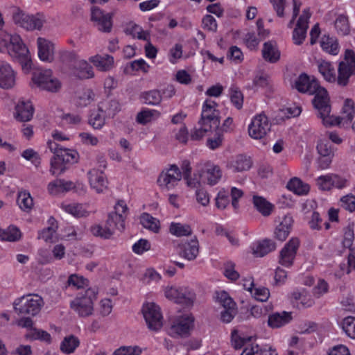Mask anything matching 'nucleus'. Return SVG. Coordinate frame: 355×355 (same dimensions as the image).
Segmentation results:
<instances>
[{
  "mask_svg": "<svg viewBox=\"0 0 355 355\" xmlns=\"http://www.w3.org/2000/svg\"><path fill=\"white\" fill-rule=\"evenodd\" d=\"M95 94L89 89L84 90L78 98L77 104L80 107L89 105L94 100Z\"/></svg>",
  "mask_w": 355,
  "mask_h": 355,
  "instance_id": "obj_52",
  "label": "nucleus"
},
{
  "mask_svg": "<svg viewBox=\"0 0 355 355\" xmlns=\"http://www.w3.org/2000/svg\"><path fill=\"white\" fill-rule=\"evenodd\" d=\"M12 17L14 23L19 26L27 30H40L47 20L43 13H37L30 15L24 12L18 8H15L12 12Z\"/></svg>",
  "mask_w": 355,
  "mask_h": 355,
  "instance_id": "obj_5",
  "label": "nucleus"
},
{
  "mask_svg": "<svg viewBox=\"0 0 355 355\" xmlns=\"http://www.w3.org/2000/svg\"><path fill=\"white\" fill-rule=\"evenodd\" d=\"M254 282L250 283V287L248 291L250 292L252 296L257 300L260 302H266L270 297L269 290L265 287L254 288Z\"/></svg>",
  "mask_w": 355,
  "mask_h": 355,
  "instance_id": "obj_42",
  "label": "nucleus"
},
{
  "mask_svg": "<svg viewBox=\"0 0 355 355\" xmlns=\"http://www.w3.org/2000/svg\"><path fill=\"white\" fill-rule=\"evenodd\" d=\"M96 288H89L79 293L70 303V307L80 316L88 317L94 311V303L97 299Z\"/></svg>",
  "mask_w": 355,
  "mask_h": 355,
  "instance_id": "obj_3",
  "label": "nucleus"
},
{
  "mask_svg": "<svg viewBox=\"0 0 355 355\" xmlns=\"http://www.w3.org/2000/svg\"><path fill=\"white\" fill-rule=\"evenodd\" d=\"M261 51L263 59L267 62L275 63L280 59V51L274 41L266 42Z\"/></svg>",
  "mask_w": 355,
  "mask_h": 355,
  "instance_id": "obj_27",
  "label": "nucleus"
},
{
  "mask_svg": "<svg viewBox=\"0 0 355 355\" xmlns=\"http://www.w3.org/2000/svg\"><path fill=\"white\" fill-rule=\"evenodd\" d=\"M17 202L24 211H29L33 206V200L30 193L26 191L19 192Z\"/></svg>",
  "mask_w": 355,
  "mask_h": 355,
  "instance_id": "obj_40",
  "label": "nucleus"
},
{
  "mask_svg": "<svg viewBox=\"0 0 355 355\" xmlns=\"http://www.w3.org/2000/svg\"><path fill=\"white\" fill-rule=\"evenodd\" d=\"M170 232L177 236H183L191 235L192 230L189 225L172 223L170 225Z\"/></svg>",
  "mask_w": 355,
  "mask_h": 355,
  "instance_id": "obj_47",
  "label": "nucleus"
},
{
  "mask_svg": "<svg viewBox=\"0 0 355 355\" xmlns=\"http://www.w3.org/2000/svg\"><path fill=\"white\" fill-rule=\"evenodd\" d=\"M64 211L76 218L86 217L89 215V211L81 204H69L63 205Z\"/></svg>",
  "mask_w": 355,
  "mask_h": 355,
  "instance_id": "obj_44",
  "label": "nucleus"
},
{
  "mask_svg": "<svg viewBox=\"0 0 355 355\" xmlns=\"http://www.w3.org/2000/svg\"><path fill=\"white\" fill-rule=\"evenodd\" d=\"M246 351L247 355H277L275 350H272L270 348L267 349L266 348H261L258 345H251V352Z\"/></svg>",
  "mask_w": 355,
  "mask_h": 355,
  "instance_id": "obj_63",
  "label": "nucleus"
},
{
  "mask_svg": "<svg viewBox=\"0 0 355 355\" xmlns=\"http://www.w3.org/2000/svg\"><path fill=\"white\" fill-rule=\"evenodd\" d=\"M47 145L51 152L54 154L50 161V172L52 175H61L67 170V164L78 162V153L77 151L62 148L58 144L52 141H49Z\"/></svg>",
  "mask_w": 355,
  "mask_h": 355,
  "instance_id": "obj_2",
  "label": "nucleus"
},
{
  "mask_svg": "<svg viewBox=\"0 0 355 355\" xmlns=\"http://www.w3.org/2000/svg\"><path fill=\"white\" fill-rule=\"evenodd\" d=\"M299 246V239L292 238L280 251L279 263L285 267L291 266Z\"/></svg>",
  "mask_w": 355,
  "mask_h": 355,
  "instance_id": "obj_16",
  "label": "nucleus"
},
{
  "mask_svg": "<svg viewBox=\"0 0 355 355\" xmlns=\"http://www.w3.org/2000/svg\"><path fill=\"white\" fill-rule=\"evenodd\" d=\"M98 110L105 116L112 118L120 111V105L115 99L107 98L98 104Z\"/></svg>",
  "mask_w": 355,
  "mask_h": 355,
  "instance_id": "obj_28",
  "label": "nucleus"
},
{
  "mask_svg": "<svg viewBox=\"0 0 355 355\" xmlns=\"http://www.w3.org/2000/svg\"><path fill=\"white\" fill-rule=\"evenodd\" d=\"M291 216H286L275 230V236L277 239L284 241L288 237L293 225Z\"/></svg>",
  "mask_w": 355,
  "mask_h": 355,
  "instance_id": "obj_32",
  "label": "nucleus"
},
{
  "mask_svg": "<svg viewBox=\"0 0 355 355\" xmlns=\"http://www.w3.org/2000/svg\"><path fill=\"white\" fill-rule=\"evenodd\" d=\"M252 166L251 157L243 154L237 155L227 165L234 172L248 171Z\"/></svg>",
  "mask_w": 355,
  "mask_h": 355,
  "instance_id": "obj_25",
  "label": "nucleus"
},
{
  "mask_svg": "<svg viewBox=\"0 0 355 355\" xmlns=\"http://www.w3.org/2000/svg\"><path fill=\"white\" fill-rule=\"evenodd\" d=\"M34 107L31 102L20 99L15 105L14 116L20 122L29 121L33 116Z\"/></svg>",
  "mask_w": 355,
  "mask_h": 355,
  "instance_id": "obj_20",
  "label": "nucleus"
},
{
  "mask_svg": "<svg viewBox=\"0 0 355 355\" xmlns=\"http://www.w3.org/2000/svg\"><path fill=\"white\" fill-rule=\"evenodd\" d=\"M275 243L270 239H266L259 242L256 248L253 250V254L256 257H262L275 250Z\"/></svg>",
  "mask_w": 355,
  "mask_h": 355,
  "instance_id": "obj_35",
  "label": "nucleus"
},
{
  "mask_svg": "<svg viewBox=\"0 0 355 355\" xmlns=\"http://www.w3.org/2000/svg\"><path fill=\"white\" fill-rule=\"evenodd\" d=\"M148 328L157 331L163 326V317L159 306L153 302L144 304L141 309Z\"/></svg>",
  "mask_w": 355,
  "mask_h": 355,
  "instance_id": "obj_10",
  "label": "nucleus"
},
{
  "mask_svg": "<svg viewBox=\"0 0 355 355\" xmlns=\"http://www.w3.org/2000/svg\"><path fill=\"white\" fill-rule=\"evenodd\" d=\"M6 51L22 69L28 71L31 68V58L28 49L19 35L0 32V51Z\"/></svg>",
  "mask_w": 355,
  "mask_h": 355,
  "instance_id": "obj_1",
  "label": "nucleus"
},
{
  "mask_svg": "<svg viewBox=\"0 0 355 355\" xmlns=\"http://www.w3.org/2000/svg\"><path fill=\"white\" fill-rule=\"evenodd\" d=\"M44 306L43 298L37 294L24 295L14 302V309L19 315L35 316Z\"/></svg>",
  "mask_w": 355,
  "mask_h": 355,
  "instance_id": "obj_4",
  "label": "nucleus"
},
{
  "mask_svg": "<svg viewBox=\"0 0 355 355\" xmlns=\"http://www.w3.org/2000/svg\"><path fill=\"white\" fill-rule=\"evenodd\" d=\"M287 188L297 195H305L309 191V185L304 183L297 178H292L287 184Z\"/></svg>",
  "mask_w": 355,
  "mask_h": 355,
  "instance_id": "obj_37",
  "label": "nucleus"
},
{
  "mask_svg": "<svg viewBox=\"0 0 355 355\" xmlns=\"http://www.w3.org/2000/svg\"><path fill=\"white\" fill-rule=\"evenodd\" d=\"M334 26L339 35H347L350 32L348 17L345 15H340L337 17Z\"/></svg>",
  "mask_w": 355,
  "mask_h": 355,
  "instance_id": "obj_43",
  "label": "nucleus"
},
{
  "mask_svg": "<svg viewBox=\"0 0 355 355\" xmlns=\"http://www.w3.org/2000/svg\"><path fill=\"white\" fill-rule=\"evenodd\" d=\"M140 223L144 227L154 232H157L159 228V220L148 213H144L140 216Z\"/></svg>",
  "mask_w": 355,
  "mask_h": 355,
  "instance_id": "obj_46",
  "label": "nucleus"
},
{
  "mask_svg": "<svg viewBox=\"0 0 355 355\" xmlns=\"http://www.w3.org/2000/svg\"><path fill=\"white\" fill-rule=\"evenodd\" d=\"M89 184L97 193H103L108 186V181L103 171L92 168L87 173Z\"/></svg>",
  "mask_w": 355,
  "mask_h": 355,
  "instance_id": "obj_19",
  "label": "nucleus"
},
{
  "mask_svg": "<svg viewBox=\"0 0 355 355\" xmlns=\"http://www.w3.org/2000/svg\"><path fill=\"white\" fill-rule=\"evenodd\" d=\"M252 202L256 209L263 216H268L271 214L273 205L263 197L254 195Z\"/></svg>",
  "mask_w": 355,
  "mask_h": 355,
  "instance_id": "obj_34",
  "label": "nucleus"
},
{
  "mask_svg": "<svg viewBox=\"0 0 355 355\" xmlns=\"http://www.w3.org/2000/svg\"><path fill=\"white\" fill-rule=\"evenodd\" d=\"M341 207L345 209L353 212L355 211V196L349 194L340 199Z\"/></svg>",
  "mask_w": 355,
  "mask_h": 355,
  "instance_id": "obj_60",
  "label": "nucleus"
},
{
  "mask_svg": "<svg viewBox=\"0 0 355 355\" xmlns=\"http://www.w3.org/2000/svg\"><path fill=\"white\" fill-rule=\"evenodd\" d=\"M182 172L175 164L171 165L159 174L157 183L162 189L171 190L181 180Z\"/></svg>",
  "mask_w": 355,
  "mask_h": 355,
  "instance_id": "obj_11",
  "label": "nucleus"
},
{
  "mask_svg": "<svg viewBox=\"0 0 355 355\" xmlns=\"http://www.w3.org/2000/svg\"><path fill=\"white\" fill-rule=\"evenodd\" d=\"M21 156L25 159L31 161L35 166L40 164V157L39 154L32 148H28L23 151Z\"/></svg>",
  "mask_w": 355,
  "mask_h": 355,
  "instance_id": "obj_61",
  "label": "nucleus"
},
{
  "mask_svg": "<svg viewBox=\"0 0 355 355\" xmlns=\"http://www.w3.org/2000/svg\"><path fill=\"white\" fill-rule=\"evenodd\" d=\"M150 249V244L148 240L141 239L132 245V250L137 254H141Z\"/></svg>",
  "mask_w": 355,
  "mask_h": 355,
  "instance_id": "obj_59",
  "label": "nucleus"
},
{
  "mask_svg": "<svg viewBox=\"0 0 355 355\" xmlns=\"http://www.w3.org/2000/svg\"><path fill=\"white\" fill-rule=\"evenodd\" d=\"M80 341L78 338L73 335L65 337L60 344V350L66 354L73 353L79 346Z\"/></svg>",
  "mask_w": 355,
  "mask_h": 355,
  "instance_id": "obj_38",
  "label": "nucleus"
},
{
  "mask_svg": "<svg viewBox=\"0 0 355 355\" xmlns=\"http://www.w3.org/2000/svg\"><path fill=\"white\" fill-rule=\"evenodd\" d=\"M91 19L95 22L98 29L102 32L110 33L112 28V15L104 13L101 9L93 6L91 10Z\"/></svg>",
  "mask_w": 355,
  "mask_h": 355,
  "instance_id": "obj_18",
  "label": "nucleus"
},
{
  "mask_svg": "<svg viewBox=\"0 0 355 355\" xmlns=\"http://www.w3.org/2000/svg\"><path fill=\"white\" fill-rule=\"evenodd\" d=\"M75 188L74 183L62 179H56L48 184V191L52 195L67 192Z\"/></svg>",
  "mask_w": 355,
  "mask_h": 355,
  "instance_id": "obj_29",
  "label": "nucleus"
},
{
  "mask_svg": "<svg viewBox=\"0 0 355 355\" xmlns=\"http://www.w3.org/2000/svg\"><path fill=\"white\" fill-rule=\"evenodd\" d=\"M291 312H276L268 315V324L272 329L280 328L292 320Z\"/></svg>",
  "mask_w": 355,
  "mask_h": 355,
  "instance_id": "obj_26",
  "label": "nucleus"
},
{
  "mask_svg": "<svg viewBox=\"0 0 355 355\" xmlns=\"http://www.w3.org/2000/svg\"><path fill=\"white\" fill-rule=\"evenodd\" d=\"M313 99L314 107L318 110L320 117H324L331 112L330 99L327 91L320 86L314 92Z\"/></svg>",
  "mask_w": 355,
  "mask_h": 355,
  "instance_id": "obj_15",
  "label": "nucleus"
},
{
  "mask_svg": "<svg viewBox=\"0 0 355 355\" xmlns=\"http://www.w3.org/2000/svg\"><path fill=\"white\" fill-rule=\"evenodd\" d=\"M343 112L346 114L345 118L347 121H352L354 117L355 114V108H354V103L350 98H347L345 101V103L343 107Z\"/></svg>",
  "mask_w": 355,
  "mask_h": 355,
  "instance_id": "obj_57",
  "label": "nucleus"
},
{
  "mask_svg": "<svg viewBox=\"0 0 355 355\" xmlns=\"http://www.w3.org/2000/svg\"><path fill=\"white\" fill-rule=\"evenodd\" d=\"M342 328L348 337L355 339V317L345 318L342 322Z\"/></svg>",
  "mask_w": 355,
  "mask_h": 355,
  "instance_id": "obj_51",
  "label": "nucleus"
},
{
  "mask_svg": "<svg viewBox=\"0 0 355 355\" xmlns=\"http://www.w3.org/2000/svg\"><path fill=\"white\" fill-rule=\"evenodd\" d=\"M73 67L74 75L80 79L91 78L94 76L92 67L85 60H79Z\"/></svg>",
  "mask_w": 355,
  "mask_h": 355,
  "instance_id": "obj_30",
  "label": "nucleus"
},
{
  "mask_svg": "<svg viewBox=\"0 0 355 355\" xmlns=\"http://www.w3.org/2000/svg\"><path fill=\"white\" fill-rule=\"evenodd\" d=\"M355 74V54L352 50L347 49L344 60L339 63L336 82L340 87L348 85L349 78Z\"/></svg>",
  "mask_w": 355,
  "mask_h": 355,
  "instance_id": "obj_6",
  "label": "nucleus"
},
{
  "mask_svg": "<svg viewBox=\"0 0 355 355\" xmlns=\"http://www.w3.org/2000/svg\"><path fill=\"white\" fill-rule=\"evenodd\" d=\"M317 150L320 156L334 157V151L329 141H320L317 146Z\"/></svg>",
  "mask_w": 355,
  "mask_h": 355,
  "instance_id": "obj_55",
  "label": "nucleus"
},
{
  "mask_svg": "<svg viewBox=\"0 0 355 355\" xmlns=\"http://www.w3.org/2000/svg\"><path fill=\"white\" fill-rule=\"evenodd\" d=\"M217 301L224 310L220 313V319L224 322H230L237 313L236 304L225 291L216 293Z\"/></svg>",
  "mask_w": 355,
  "mask_h": 355,
  "instance_id": "obj_13",
  "label": "nucleus"
},
{
  "mask_svg": "<svg viewBox=\"0 0 355 355\" xmlns=\"http://www.w3.org/2000/svg\"><path fill=\"white\" fill-rule=\"evenodd\" d=\"M230 99L232 103L236 106L237 109H241L243 106V96L241 92L236 87H232L230 88Z\"/></svg>",
  "mask_w": 355,
  "mask_h": 355,
  "instance_id": "obj_53",
  "label": "nucleus"
},
{
  "mask_svg": "<svg viewBox=\"0 0 355 355\" xmlns=\"http://www.w3.org/2000/svg\"><path fill=\"white\" fill-rule=\"evenodd\" d=\"M141 353V349L135 347H121L116 349L113 355H139Z\"/></svg>",
  "mask_w": 355,
  "mask_h": 355,
  "instance_id": "obj_62",
  "label": "nucleus"
},
{
  "mask_svg": "<svg viewBox=\"0 0 355 355\" xmlns=\"http://www.w3.org/2000/svg\"><path fill=\"white\" fill-rule=\"evenodd\" d=\"M51 226L44 229L40 234L39 239H42L46 242H54V237L58 225L54 218L49 220Z\"/></svg>",
  "mask_w": 355,
  "mask_h": 355,
  "instance_id": "obj_49",
  "label": "nucleus"
},
{
  "mask_svg": "<svg viewBox=\"0 0 355 355\" xmlns=\"http://www.w3.org/2000/svg\"><path fill=\"white\" fill-rule=\"evenodd\" d=\"M88 280L81 276L71 275L67 280L68 286H73L77 289L83 288L87 286Z\"/></svg>",
  "mask_w": 355,
  "mask_h": 355,
  "instance_id": "obj_56",
  "label": "nucleus"
},
{
  "mask_svg": "<svg viewBox=\"0 0 355 355\" xmlns=\"http://www.w3.org/2000/svg\"><path fill=\"white\" fill-rule=\"evenodd\" d=\"M178 248L180 256L188 261L195 259L199 252V244L196 237L189 242L180 243Z\"/></svg>",
  "mask_w": 355,
  "mask_h": 355,
  "instance_id": "obj_23",
  "label": "nucleus"
},
{
  "mask_svg": "<svg viewBox=\"0 0 355 355\" xmlns=\"http://www.w3.org/2000/svg\"><path fill=\"white\" fill-rule=\"evenodd\" d=\"M204 173L206 175L207 183L210 185L216 184L222 176L219 166L210 164H207Z\"/></svg>",
  "mask_w": 355,
  "mask_h": 355,
  "instance_id": "obj_36",
  "label": "nucleus"
},
{
  "mask_svg": "<svg viewBox=\"0 0 355 355\" xmlns=\"http://www.w3.org/2000/svg\"><path fill=\"white\" fill-rule=\"evenodd\" d=\"M15 72L6 62L0 60V87L12 88L15 85Z\"/></svg>",
  "mask_w": 355,
  "mask_h": 355,
  "instance_id": "obj_21",
  "label": "nucleus"
},
{
  "mask_svg": "<svg viewBox=\"0 0 355 355\" xmlns=\"http://www.w3.org/2000/svg\"><path fill=\"white\" fill-rule=\"evenodd\" d=\"M51 75L52 74L51 70H45L44 71L35 73L33 75L32 80L33 83L38 87L44 89V86H46V84L51 78Z\"/></svg>",
  "mask_w": 355,
  "mask_h": 355,
  "instance_id": "obj_48",
  "label": "nucleus"
},
{
  "mask_svg": "<svg viewBox=\"0 0 355 355\" xmlns=\"http://www.w3.org/2000/svg\"><path fill=\"white\" fill-rule=\"evenodd\" d=\"M320 46L326 52L336 55L338 53V44L336 40L329 35H323L320 40Z\"/></svg>",
  "mask_w": 355,
  "mask_h": 355,
  "instance_id": "obj_41",
  "label": "nucleus"
},
{
  "mask_svg": "<svg viewBox=\"0 0 355 355\" xmlns=\"http://www.w3.org/2000/svg\"><path fill=\"white\" fill-rule=\"evenodd\" d=\"M141 96L146 104L150 105H157L162 100V96L157 89L145 92L141 94Z\"/></svg>",
  "mask_w": 355,
  "mask_h": 355,
  "instance_id": "obj_45",
  "label": "nucleus"
},
{
  "mask_svg": "<svg viewBox=\"0 0 355 355\" xmlns=\"http://www.w3.org/2000/svg\"><path fill=\"white\" fill-rule=\"evenodd\" d=\"M311 15L309 8H306L303 10L302 15L297 20L296 27L293 33V40L297 45L302 44L306 37L308 23Z\"/></svg>",
  "mask_w": 355,
  "mask_h": 355,
  "instance_id": "obj_17",
  "label": "nucleus"
},
{
  "mask_svg": "<svg viewBox=\"0 0 355 355\" xmlns=\"http://www.w3.org/2000/svg\"><path fill=\"white\" fill-rule=\"evenodd\" d=\"M128 208L124 200H119L114 206V211L110 213L106 221L114 232L115 230L123 232L125 230V220L128 216Z\"/></svg>",
  "mask_w": 355,
  "mask_h": 355,
  "instance_id": "obj_9",
  "label": "nucleus"
},
{
  "mask_svg": "<svg viewBox=\"0 0 355 355\" xmlns=\"http://www.w3.org/2000/svg\"><path fill=\"white\" fill-rule=\"evenodd\" d=\"M155 114L157 116L159 115V113L156 110H142L137 114V119H136L137 121L140 124L145 125L152 120L153 116Z\"/></svg>",
  "mask_w": 355,
  "mask_h": 355,
  "instance_id": "obj_54",
  "label": "nucleus"
},
{
  "mask_svg": "<svg viewBox=\"0 0 355 355\" xmlns=\"http://www.w3.org/2000/svg\"><path fill=\"white\" fill-rule=\"evenodd\" d=\"M38 56L42 61L51 62L54 59V44L45 38L37 40Z\"/></svg>",
  "mask_w": 355,
  "mask_h": 355,
  "instance_id": "obj_24",
  "label": "nucleus"
},
{
  "mask_svg": "<svg viewBox=\"0 0 355 355\" xmlns=\"http://www.w3.org/2000/svg\"><path fill=\"white\" fill-rule=\"evenodd\" d=\"M217 103L214 101L207 100L202 110L199 125H205L207 128L218 130L220 124L219 111L216 109Z\"/></svg>",
  "mask_w": 355,
  "mask_h": 355,
  "instance_id": "obj_7",
  "label": "nucleus"
},
{
  "mask_svg": "<svg viewBox=\"0 0 355 355\" xmlns=\"http://www.w3.org/2000/svg\"><path fill=\"white\" fill-rule=\"evenodd\" d=\"M0 238L3 241L15 242L21 238V232L17 227L11 225L5 230H0Z\"/></svg>",
  "mask_w": 355,
  "mask_h": 355,
  "instance_id": "obj_39",
  "label": "nucleus"
},
{
  "mask_svg": "<svg viewBox=\"0 0 355 355\" xmlns=\"http://www.w3.org/2000/svg\"><path fill=\"white\" fill-rule=\"evenodd\" d=\"M194 318L186 314L175 319L171 324L167 331L173 338H185L190 335L193 327Z\"/></svg>",
  "mask_w": 355,
  "mask_h": 355,
  "instance_id": "obj_8",
  "label": "nucleus"
},
{
  "mask_svg": "<svg viewBox=\"0 0 355 355\" xmlns=\"http://www.w3.org/2000/svg\"><path fill=\"white\" fill-rule=\"evenodd\" d=\"M228 192L220 191L216 198V206L218 209H224L229 205Z\"/></svg>",
  "mask_w": 355,
  "mask_h": 355,
  "instance_id": "obj_58",
  "label": "nucleus"
},
{
  "mask_svg": "<svg viewBox=\"0 0 355 355\" xmlns=\"http://www.w3.org/2000/svg\"><path fill=\"white\" fill-rule=\"evenodd\" d=\"M270 127L268 117L263 114H260L252 119L249 125V135L253 139H260L267 135Z\"/></svg>",
  "mask_w": 355,
  "mask_h": 355,
  "instance_id": "obj_14",
  "label": "nucleus"
},
{
  "mask_svg": "<svg viewBox=\"0 0 355 355\" xmlns=\"http://www.w3.org/2000/svg\"><path fill=\"white\" fill-rule=\"evenodd\" d=\"M90 231L94 236L105 239H110L114 233L112 229L107 225L105 227H103L101 225H94L91 227Z\"/></svg>",
  "mask_w": 355,
  "mask_h": 355,
  "instance_id": "obj_50",
  "label": "nucleus"
},
{
  "mask_svg": "<svg viewBox=\"0 0 355 355\" xmlns=\"http://www.w3.org/2000/svg\"><path fill=\"white\" fill-rule=\"evenodd\" d=\"M165 296L178 304L187 306L192 305L196 298L195 293L186 287H170L165 291Z\"/></svg>",
  "mask_w": 355,
  "mask_h": 355,
  "instance_id": "obj_12",
  "label": "nucleus"
},
{
  "mask_svg": "<svg viewBox=\"0 0 355 355\" xmlns=\"http://www.w3.org/2000/svg\"><path fill=\"white\" fill-rule=\"evenodd\" d=\"M89 61L101 71H109L114 64L113 57L109 55H96L89 58Z\"/></svg>",
  "mask_w": 355,
  "mask_h": 355,
  "instance_id": "obj_33",
  "label": "nucleus"
},
{
  "mask_svg": "<svg viewBox=\"0 0 355 355\" xmlns=\"http://www.w3.org/2000/svg\"><path fill=\"white\" fill-rule=\"evenodd\" d=\"M317 66L320 73L326 81L329 83H336V76L335 69L329 62L320 60L317 61Z\"/></svg>",
  "mask_w": 355,
  "mask_h": 355,
  "instance_id": "obj_31",
  "label": "nucleus"
},
{
  "mask_svg": "<svg viewBox=\"0 0 355 355\" xmlns=\"http://www.w3.org/2000/svg\"><path fill=\"white\" fill-rule=\"evenodd\" d=\"M331 175H322L317 179V184L323 191H329L332 187Z\"/></svg>",
  "mask_w": 355,
  "mask_h": 355,
  "instance_id": "obj_64",
  "label": "nucleus"
},
{
  "mask_svg": "<svg viewBox=\"0 0 355 355\" xmlns=\"http://www.w3.org/2000/svg\"><path fill=\"white\" fill-rule=\"evenodd\" d=\"M319 84L315 79L311 80L306 73L300 74L295 81V87L302 93H309L313 94L317 92Z\"/></svg>",
  "mask_w": 355,
  "mask_h": 355,
  "instance_id": "obj_22",
  "label": "nucleus"
}]
</instances>
